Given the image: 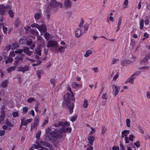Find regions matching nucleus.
I'll return each mask as SVG.
<instances>
[{
  "label": "nucleus",
  "mask_w": 150,
  "mask_h": 150,
  "mask_svg": "<svg viewBox=\"0 0 150 150\" xmlns=\"http://www.w3.org/2000/svg\"><path fill=\"white\" fill-rule=\"evenodd\" d=\"M28 111V108L26 107H24L23 108V112L24 113H26Z\"/></svg>",
  "instance_id": "nucleus-47"
},
{
  "label": "nucleus",
  "mask_w": 150,
  "mask_h": 150,
  "mask_svg": "<svg viewBox=\"0 0 150 150\" xmlns=\"http://www.w3.org/2000/svg\"><path fill=\"white\" fill-rule=\"evenodd\" d=\"M77 117V116L76 115L72 116L70 118V120L72 122L74 121Z\"/></svg>",
  "instance_id": "nucleus-46"
},
{
  "label": "nucleus",
  "mask_w": 150,
  "mask_h": 150,
  "mask_svg": "<svg viewBox=\"0 0 150 150\" xmlns=\"http://www.w3.org/2000/svg\"><path fill=\"white\" fill-rule=\"evenodd\" d=\"M18 45L17 43L15 42L12 44V45H9L7 46L6 47V50L8 51L10 49L12 50H14L18 47Z\"/></svg>",
  "instance_id": "nucleus-10"
},
{
  "label": "nucleus",
  "mask_w": 150,
  "mask_h": 150,
  "mask_svg": "<svg viewBox=\"0 0 150 150\" xmlns=\"http://www.w3.org/2000/svg\"><path fill=\"white\" fill-rule=\"evenodd\" d=\"M51 131V129L49 127H48L46 130V132L47 133H49Z\"/></svg>",
  "instance_id": "nucleus-63"
},
{
  "label": "nucleus",
  "mask_w": 150,
  "mask_h": 150,
  "mask_svg": "<svg viewBox=\"0 0 150 150\" xmlns=\"http://www.w3.org/2000/svg\"><path fill=\"white\" fill-rule=\"evenodd\" d=\"M48 3L47 6L48 9L56 10L58 8H61L62 4L60 3L57 1L56 0H47Z\"/></svg>",
  "instance_id": "nucleus-3"
},
{
  "label": "nucleus",
  "mask_w": 150,
  "mask_h": 150,
  "mask_svg": "<svg viewBox=\"0 0 150 150\" xmlns=\"http://www.w3.org/2000/svg\"><path fill=\"white\" fill-rule=\"evenodd\" d=\"M15 52L16 54H21L23 52V50L21 49H17L15 51Z\"/></svg>",
  "instance_id": "nucleus-53"
},
{
  "label": "nucleus",
  "mask_w": 150,
  "mask_h": 150,
  "mask_svg": "<svg viewBox=\"0 0 150 150\" xmlns=\"http://www.w3.org/2000/svg\"><path fill=\"white\" fill-rule=\"evenodd\" d=\"M149 67L148 66H145L139 68V69L140 70L143 71L148 70L149 69Z\"/></svg>",
  "instance_id": "nucleus-40"
},
{
  "label": "nucleus",
  "mask_w": 150,
  "mask_h": 150,
  "mask_svg": "<svg viewBox=\"0 0 150 150\" xmlns=\"http://www.w3.org/2000/svg\"><path fill=\"white\" fill-rule=\"evenodd\" d=\"M138 128L140 132L141 133H143L144 132L143 128L141 126H139Z\"/></svg>",
  "instance_id": "nucleus-59"
},
{
  "label": "nucleus",
  "mask_w": 150,
  "mask_h": 150,
  "mask_svg": "<svg viewBox=\"0 0 150 150\" xmlns=\"http://www.w3.org/2000/svg\"><path fill=\"white\" fill-rule=\"evenodd\" d=\"M81 29L77 28L75 31V35L77 37H79L82 34V32Z\"/></svg>",
  "instance_id": "nucleus-20"
},
{
  "label": "nucleus",
  "mask_w": 150,
  "mask_h": 150,
  "mask_svg": "<svg viewBox=\"0 0 150 150\" xmlns=\"http://www.w3.org/2000/svg\"><path fill=\"white\" fill-rule=\"evenodd\" d=\"M27 44L28 46H31L30 48L31 50H33L35 47V45L33 44L31 40H29L27 41Z\"/></svg>",
  "instance_id": "nucleus-22"
},
{
  "label": "nucleus",
  "mask_w": 150,
  "mask_h": 150,
  "mask_svg": "<svg viewBox=\"0 0 150 150\" xmlns=\"http://www.w3.org/2000/svg\"><path fill=\"white\" fill-rule=\"evenodd\" d=\"M67 90L69 91V93L67 92L64 96V99L65 101L66 102L68 107L70 113H71L73 112L74 108L73 102L75 100L72 92L71 90V88L69 85H67Z\"/></svg>",
  "instance_id": "nucleus-2"
},
{
  "label": "nucleus",
  "mask_w": 150,
  "mask_h": 150,
  "mask_svg": "<svg viewBox=\"0 0 150 150\" xmlns=\"http://www.w3.org/2000/svg\"><path fill=\"white\" fill-rule=\"evenodd\" d=\"M108 96L107 93L103 94L101 97V98L103 99H107L108 98Z\"/></svg>",
  "instance_id": "nucleus-44"
},
{
  "label": "nucleus",
  "mask_w": 150,
  "mask_h": 150,
  "mask_svg": "<svg viewBox=\"0 0 150 150\" xmlns=\"http://www.w3.org/2000/svg\"><path fill=\"white\" fill-rule=\"evenodd\" d=\"M56 127H58L59 126H62V127L59 130H55L50 133L52 137L56 138H60L62 137L63 133L70 132L71 130V129L70 127H66L65 126H68L69 123L66 122H62L59 121L57 123H56L54 125Z\"/></svg>",
  "instance_id": "nucleus-1"
},
{
  "label": "nucleus",
  "mask_w": 150,
  "mask_h": 150,
  "mask_svg": "<svg viewBox=\"0 0 150 150\" xmlns=\"http://www.w3.org/2000/svg\"><path fill=\"white\" fill-rule=\"evenodd\" d=\"M36 53L39 55H40L41 52V49L40 48V45H39L37 46V49L35 50Z\"/></svg>",
  "instance_id": "nucleus-31"
},
{
  "label": "nucleus",
  "mask_w": 150,
  "mask_h": 150,
  "mask_svg": "<svg viewBox=\"0 0 150 150\" xmlns=\"http://www.w3.org/2000/svg\"><path fill=\"white\" fill-rule=\"evenodd\" d=\"M6 124L10 127H13V125L11 123H10V122H9L7 120L6 122Z\"/></svg>",
  "instance_id": "nucleus-58"
},
{
  "label": "nucleus",
  "mask_w": 150,
  "mask_h": 150,
  "mask_svg": "<svg viewBox=\"0 0 150 150\" xmlns=\"http://www.w3.org/2000/svg\"><path fill=\"white\" fill-rule=\"evenodd\" d=\"M64 4L65 7L67 8H70L71 7V4L69 0H65Z\"/></svg>",
  "instance_id": "nucleus-14"
},
{
  "label": "nucleus",
  "mask_w": 150,
  "mask_h": 150,
  "mask_svg": "<svg viewBox=\"0 0 150 150\" xmlns=\"http://www.w3.org/2000/svg\"><path fill=\"white\" fill-rule=\"evenodd\" d=\"M8 83V80H6L3 81L1 83V86L3 88H6Z\"/></svg>",
  "instance_id": "nucleus-18"
},
{
  "label": "nucleus",
  "mask_w": 150,
  "mask_h": 150,
  "mask_svg": "<svg viewBox=\"0 0 150 150\" xmlns=\"http://www.w3.org/2000/svg\"><path fill=\"white\" fill-rule=\"evenodd\" d=\"M128 4V0H125V1L123 4V6L124 8H125L127 7V6Z\"/></svg>",
  "instance_id": "nucleus-35"
},
{
  "label": "nucleus",
  "mask_w": 150,
  "mask_h": 150,
  "mask_svg": "<svg viewBox=\"0 0 150 150\" xmlns=\"http://www.w3.org/2000/svg\"><path fill=\"white\" fill-rule=\"evenodd\" d=\"M135 78L132 75L130 78L128 79L125 82V83H134V80Z\"/></svg>",
  "instance_id": "nucleus-15"
},
{
  "label": "nucleus",
  "mask_w": 150,
  "mask_h": 150,
  "mask_svg": "<svg viewBox=\"0 0 150 150\" xmlns=\"http://www.w3.org/2000/svg\"><path fill=\"white\" fill-rule=\"evenodd\" d=\"M39 26V25L38 24L36 23H35L32 24H31L30 25V26L31 27H33V28H34V27L38 29Z\"/></svg>",
  "instance_id": "nucleus-45"
},
{
  "label": "nucleus",
  "mask_w": 150,
  "mask_h": 150,
  "mask_svg": "<svg viewBox=\"0 0 150 150\" xmlns=\"http://www.w3.org/2000/svg\"><path fill=\"white\" fill-rule=\"evenodd\" d=\"M35 100L34 98H28L27 100V101L30 103H31L34 101Z\"/></svg>",
  "instance_id": "nucleus-49"
},
{
  "label": "nucleus",
  "mask_w": 150,
  "mask_h": 150,
  "mask_svg": "<svg viewBox=\"0 0 150 150\" xmlns=\"http://www.w3.org/2000/svg\"><path fill=\"white\" fill-rule=\"evenodd\" d=\"M146 95L147 98L148 99H150V91H148L146 93Z\"/></svg>",
  "instance_id": "nucleus-54"
},
{
  "label": "nucleus",
  "mask_w": 150,
  "mask_h": 150,
  "mask_svg": "<svg viewBox=\"0 0 150 150\" xmlns=\"http://www.w3.org/2000/svg\"><path fill=\"white\" fill-rule=\"evenodd\" d=\"M23 59L22 57H16L15 58V64H18L20 61L22 60Z\"/></svg>",
  "instance_id": "nucleus-29"
},
{
  "label": "nucleus",
  "mask_w": 150,
  "mask_h": 150,
  "mask_svg": "<svg viewBox=\"0 0 150 150\" xmlns=\"http://www.w3.org/2000/svg\"><path fill=\"white\" fill-rule=\"evenodd\" d=\"M113 150H120L119 147L117 146H114L112 148Z\"/></svg>",
  "instance_id": "nucleus-64"
},
{
  "label": "nucleus",
  "mask_w": 150,
  "mask_h": 150,
  "mask_svg": "<svg viewBox=\"0 0 150 150\" xmlns=\"http://www.w3.org/2000/svg\"><path fill=\"white\" fill-rule=\"evenodd\" d=\"M8 14L10 17L13 18L14 16L13 13V11L11 10L9 11L8 12Z\"/></svg>",
  "instance_id": "nucleus-51"
},
{
  "label": "nucleus",
  "mask_w": 150,
  "mask_h": 150,
  "mask_svg": "<svg viewBox=\"0 0 150 150\" xmlns=\"http://www.w3.org/2000/svg\"><path fill=\"white\" fill-rule=\"evenodd\" d=\"M144 21L143 19H142L140 22V25L141 29H142L144 26Z\"/></svg>",
  "instance_id": "nucleus-37"
},
{
  "label": "nucleus",
  "mask_w": 150,
  "mask_h": 150,
  "mask_svg": "<svg viewBox=\"0 0 150 150\" xmlns=\"http://www.w3.org/2000/svg\"><path fill=\"white\" fill-rule=\"evenodd\" d=\"M91 130L89 133V134H94L95 132V129L93 128L92 127L90 128Z\"/></svg>",
  "instance_id": "nucleus-52"
},
{
  "label": "nucleus",
  "mask_w": 150,
  "mask_h": 150,
  "mask_svg": "<svg viewBox=\"0 0 150 150\" xmlns=\"http://www.w3.org/2000/svg\"><path fill=\"white\" fill-rule=\"evenodd\" d=\"M37 40L38 41L40 42H42L44 41L43 39L40 35L38 36L37 38Z\"/></svg>",
  "instance_id": "nucleus-41"
},
{
  "label": "nucleus",
  "mask_w": 150,
  "mask_h": 150,
  "mask_svg": "<svg viewBox=\"0 0 150 150\" xmlns=\"http://www.w3.org/2000/svg\"><path fill=\"white\" fill-rule=\"evenodd\" d=\"M67 47V45H66L64 46H60L59 47V50L60 52H64L65 49Z\"/></svg>",
  "instance_id": "nucleus-28"
},
{
  "label": "nucleus",
  "mask_w": 150,
  "mask_h": 150,
  "mask_svg": "<svg viewBox=\"0 0 150 150\" xmlns=\"http://www.w3.org/2000/svg\"><path fill=\"white\" fill-rule=\"evenodd\" d=\"M13 60V58L11 57H8L7 60H6L5 63L6 64L11 63Z\"/></svg>",
  "instance_id": "nucleus-32"
},
{
  "label": "nucleus",
  "mask_w": 150,
  "mask_h": 150,
  "mask_svg": "<svg viewBox=\"0 0 150 150\" xmlns=\"http://www.w3.org/2000/svg\"><path fill=\"white\" fill-rule=\"evenodd\" d=\"M4 117V111L2 110L0 116V123L1 124H2L3 123Z\"/></svg>",
  "instance_id": "nucleus-25"
},
{
  "label": "nucleus",
  "mask_w": 150,
  "mask_h": 150,
  "mask_svg": "<svg viewBox=\"0 0 150 150\" xmlns=\"http://www.w3.org/2000/svg\"><path fill=\"white\" fill-rule=\"evenodd\" d=\"M16 67V66L9 67L6 69V70L8 73L11 74L12 71L15 70Z\"/></svg>",
  "instance_id": "nucleus-21"
},
{
  "label": "nucleus",
  "mask_w": 150,
  "mask_h": 150,
  "mask_svg": "<svg viewBox=\"0 0 150 150\" xmlns=\"http://www.w3.org/2000/svg\"><path fill=\"white\" fill-rule=\"evenodd\" d=\"M12 115L14 117H18V114L17 112H13Z\"/></svg>",
  "instance_id": "nucleus-55"
},
{
  "label": "nucleus",
  "mask_w": 150,
  "mask_h": 150,
  "mask_svg": "<svg viewBox=\"0 0 150 150\" xmlns=\"http://www.w3.org/2000/svg\"><path fill=\"white\" fill-rule=\"evenodd\" d=\"M38 29L41 32V35L43 33H45L47 31V28L44 24L39 26Z\"/></svg>",
  "instance_id": "nucleus-12"
},
{
  "label": "nucleus",
  "mask_w": 150,
  "mask_h": 150,
  "mask_svg": "<svg viewBox=\"0 0 150 150\" xmlns=\"http://www.w3.org/2000/svg\"><path fill=\"white\" fill-rule=\"evenodd\" d=\"M39 123V117L38 116L35 117V118L34 123L38 124Z\"/></svg>",
  "instance_id": "nucleus-34"
},
{
  "label": "nucleus",
  "mask_w": 150,
  "mask_h": 150,
  "mask_svg": "<svg viewBox=\"0 0 150 150\" xmlns=\"http://www.w3.org/2000/svg\"><path fill=\"white\" fill-rule=\"evenodd\" d=\"M20 42L21 44H24L25 43V42L26 41L25 39H24V38H22L20 40Z\"/></svg>",
  "instance_id": "nucleus-50"
},
{
  "label": "nucleus",
  "mask_w": 150,
  "mask_h": 150,
  "mask_svg": "<svg viewBox=\"0 0 150 150\" xmlns=\"http://www.w3.org/2000/svg\"><path fill=\"white\" fill-rule=\"evenodd\" d=\"M32 119L30 118L25 120V117H23L21 119V124L20 126V127L23 125L25 126L28 124L30 123L32 121Z\"/></svg>",
  "instance_id": "nucleus-7"
},
{
  "label": "nucleus",
  "mask_w": 150,
  "mask_h": 150,
  "mask_svg": "<svg viewBox=\"0 0 150 150\" xmlns=\"http://www.w3.org/2000/svg\"><path fill=\"white\" fill-rule=\"evenodd\" d=\"M5 134V131L2 130H0V136H3Z\"/></svg>",
  "instance_id": "nucleus-62"
},
{
  "label": "nucleus",
  "mask_w": 150,
  "mask_h": 150,
  "mask_svg": "<svg viewBox=\"0 0 150 150\" xmlns=\"http://www.w3.org/2000/svg\"><path fill=\"white\" fill-rule=\"evenodd\" d=\"M150 58V55L146 56L145 57L143 58V59H142L140 62L141 64H143L146 62L149 58Z\"/></svg>",
  "instance_id": "nucleus-24"
},
{
  "label": "nucleus",
  "mask_w": 150,
  "mask_h": 150,
  "mask_svg": "<svg viewBox=\"0 0 150 150\" xmlns=\"http://www.w3.org/2000/svg\"><path fill=\"white\" fill-rule=\"evenodd\" d=\"M72 87L75 89H78L81 87L82 85L80 84H78L77 83L74 82L72 83Z\"/></svg>",
  "instance_id": "nucleus-17"
},
{
  "label": "nucleus",
  "mask_w": 150,
  "mask_h": 150,
  "mask_svg": "<svg viewBox=\"0 0 150 150\" xmlns=\"http://www.w3.org/2000/svg\"><path fill=\"white\" fill-rule=\"evenodd\" d=\"M37 60L36 61V63L33 64H32V65L33 66H36L40 64L42 61V60L41 59H38L37 57Z\"/></svg>",
  "instance_id": "nucleus-30"
},
{
  "label": "nucleus",
  "mask_w": 150,
  "mask_h": 150,
  "mask_svg": "<svg viewBox=\"0 0 150 150\" xmlns=\"http://www.w3.org/2000/svg\"><path fill=\"white\" fill-rule=\"evenodd\" d=\"M92 51L91 50H88L84 54V57H88L90 55L92 54Z\"/></svg>",
  "instance_id": "nucleus-27"
},
{
  "label": "nucleus",
  "mask_w": 150,
  "mask_h": 150,
  "mask_svg": "<svg viewBox=\"0 0 150 150\" xmlns=\"http://www.w3.org/2000/svg\"><path fill=\"white\" fill-rule=\"evenodd\" d=\"M19 23H20V22H19V21L18 19H17V20L15 23V25L16 27H18L19 25Z\"/></svg>",
  "instance_id": "nucleus-57"
},
{
  "label": "nucleus",
  "mask_w": 150,
  "mask_h": 150,
  "mask_svg": "<svg viewBox=\"0 0 150 150\" xmlns=\"http://www.w3.org/2000/svg\"><path fill=\"white\" fill-rule=\"evenodd\" d=\"M41 17V14L39 13H36L35 14L34 17L36 20L39 19Z\"/></svg>",
  "instance_id": "nucleus-33"
},
{
  "label": "nucleus",
  "mask_w": 150,
  "mask_h": 150,
  "mask_svg": "<svg viewBox=\"0 0 150 150\" xmlns=\"http://www.w3.org/2000/svg\"><path fill=\"white\" fill-rule=\"evenodd\" d=\"M41 132L40 130H38L36 135V137L37 139H38L37 142H38V143L39 144V142H41L40 143L42 144H44V142L42 141V140L40 139V136L41 135Z\"/></svg>",
  "instance_id": "nucleus-13"
},
{
  "label": "nucleus",
  "mask_w": 150,
  "mask_h": 150,
  "mask_svg": "<svg viewBox=\"0 0 150 150\" xmlns=\"http://www.w3.org/2000/svg\"><path fill=\"white\" fill-rule=\"evenodd\" d=\"M29 67L28 66L25 65L24 67H19L18 68V71L24 73L27 71L29 70Z\"/></svg>",
  "instance_id": "nucleus-11"
},
{
  "label": "nucleus",
  "mask_w": 150,
  "mask_h": 150,
  "mask_svg": "<svg viewBox=\"0 0 150 150\" xmlns=\"http://www.w3.org/2000/svg\"><path fill=\"white\" fill-rule=\"evenodd\" d=\"M106 129L104 126H103L102 127V133L103 134L106 131Z\"/></svg>",
  "instance_id": "nucleus-61"
},
{
  "label": "nucleus",
  "mask_w": 150,
  "mask_h": 150,
  "mask_svg": "<svg viewBox=\"0 0 150 150\" xmlns=\"http://www.w3.org/2000/svg\"><path fill=\"white\" fill-rule=\"evenodd\" d=\"M50 83H51L53 85V87L55 86L54 83L56 82V80L55 79H52L50 80Z\"/></svg>",
  "instance_id": "nucleus-38"
},
{
  "label": "nucleus",
  "mask_w": 150,
  "mask_h": 150,
  "mask_svg": "<svg viewBox=\"0 0 150 150\" xmlns=\"http://www.w3.org/2000/svg\"><path fill=\"white\" fill-rule=\"evenodd\" d=\"M44 36L45 39L47 41L49 39H52L53 38V36L50 35L47 33H45Z\"/></svg>",
  "instance_id": "nucleus-19"
},
{
  "label": "nucleus",
  "mask_w": 150,
  "mask_h": 150,
  "mask_svg": "<svg viewBox=\"0 0 150 150\" xmlns=\"http://www.w3.org/2000/svg\"><path fill=\"white\" fill-rule=\"evenodd\" d=\"M88 101L87 99H85L84 100L83 104L82 105V107L84 108H87L88 106Z\"/></svg>",
  "instance_id": "nucleus-23"
},
{
  "label": "nucleus",
  "mask_w": 150,
  "mask_h": 150,
  "mask_svg": "<svg viewBox=\"0 0 150 150\" xmlns=\"http://www.w3.org/2000/svg\"><path fill=\"white\" fill-rule=\"evenodd\" d=\"M58 45L57 41L54 40H51L49 41L47 45V47H54L57 48Z\"/></svg>",
  "instance_id": "nucleus-4"
},
{
  "label": "nucleus",
  "mask_w": 150,
  "mask_h": 150,
  "mask_svg": "<svg viewBox=\"0 0 150 150\" xmlns=\"http://www.w3.org/2000/svg\"><path fill=\"white\" fill-rule=\"evenodd\" d=\"M131 63V62L130 61L125 59L121 62V64L122 66H126L130 64Z\"/></svg>",
  "instance_id": "nucleus-16"
},
{
  "label": "nucleus",
  "mask_w": 150,
  "mask_h": 150,
  "mask_svg": "<svg viewBox=\"0 0 150 150\" xmlns=\"http://www.w3.org/2000/svg\"><path fill=\"white\" fill-rule=\"evenodd\" d=\"M38 124L34 123L33 124L31 125V129H36L37 127Z\"/></svg>",
  "instance_id": "nucleus-43"
},
{
  "label": "nucleus",
  "mask_w": 150,
  "mask_h": 150,
  "mask_svg": "<svg viewBox=\"0 0 150 150\" xmlns=\"http://www.w3.org/2000/svg\"><path fill=\"white\" fill-rule=\"evenodd\" d=\"M129 133V130H124L122 132V138L125 137V143H128L129 141L128 139L127 136Z\"/></svg>",
  "instance_id": "nucleus-6"
},
{
  "label": "nucleus",
  "mask_w": 150,
  "mask_h": 150,
  "mask_svg": "<svg viewBox=\"0 0 150 150\" xmlns=\"http://www.w3.org/2000/svg\"><path fill=\"white\" fill-rule=\"evenodd\" d=\"M10 7L7 6H5L3 5H0V14L1 15H4L6 11L8 9H10Z\"/></svg>",
  "instance_id": "nucleus-8"
},
{
  "label": "nucleus",
  "mask_w": 150,
  "mask_h": 150,
  "mask_svg": "<svg viewBox=\"0 0 150 150\" xmlns=\"http://www.w3.org/2000/svg\"><path fill=\"white\" fill-rule=\"evenodd\" d=\"M40 74H41V71H38L37 72V76L38 78L39 79H40Z\"/></svg>",
  "instance_id": "nucleus-60"
},
{
  "label": "nucleus",
  "mask_w": 150,
  "mask_h": 150,
  "mask_svg": "<svg viewBox=\"0 0 150 150\" xmlns=\"http://www.w3.org/2000/svg\"><path fill=\"white\" fill-rule=\"evenodd\" d=\"M39 142V144L38 143V142H37V144L35 145V144H34L32 147H33V148H35V149H40L39 150H49L47 148L44 147H40V146L41 145H44V144H41L40 143L41 142Z\"/></svg>",
  "instance_id": "nucleus-9"
},
{
  "label": "nucleus",
  "mask_w": 150,
  "mask_h": 150,
  "mask_svg": "<svg viewBox=\"0 0 150 150\" xmlns=\"http://www.w3.org/2000/svg\"><path fill=\"white\" fill-rule=\"evenodd\" d=\"M141 73V72L140 71H138L135 72L134 74H133L132 75L135 78L138 76Z\"/></svg>",
  "instance_id": "nucleus-36"
},
{
  "label": "nucleus",
  "mask_w": 150,
  "mask_h": 150,
  "mask_svg": "<svg viewBox=\"0 0 150 150\" xmlns=\"http://www.w3.org/2000/svg\"><path fill=\"white\" fill-rule=\"evenodd\" d=\"M134 138V135L132 134L129 135V138H128L129 141L130 140V141L132 142L133 140V139Z\"/></svg>",
  "instance_id": "nucleus-39"
},
{
  "label": "nucleus",
  "mask_w": 150,
  "mask_h": 150,
  "mask_svg": "<svg viewBox=\"0 0 150 150\" xmlns=\"http://www.w3.org/2000/svg\"><path fill=\"white\" fill-rule=\"evenodd\" d=\"M112 95L114 97H116L120 91V87L116 84H114L112 85Z\"/></svg>",
  "instance_id": "nucleus-5"
},
{
  "label": "nucleus",
  "mask_w": 150,
  "mask_h": 150,
  "mask_svg": "<svg viewBox=\"0 0 150 150\" xmlns=\"http://www.w3.org/2000/svg\"><path fill=\"white\" fill-rule=\"evenodd\" d=\"M140 142L137 141L136 142L134 143V144L135 146H136V147H139L140 146Z\"/></svg>",
  "instance_id": "nucleus-48"
},
{
  "label": "nucleus",
  "mask_w": 150,
  "mask_h": 150,
  "mask_svg": "<svg viewBox=\"0 0 150 150\" xmlns=\"http://www.w3.org/2000/svg\"><path fill=\"white\" fill-rule=\"evenodd\" d=\"M24 52L28 55H30L32 54V52L29 50V48L25 47L23 49Z\"/></svg>",
  "instance_id": "nucleus-26"
},
{
  "label": "nucleus",
  "mask_w": 150,
  "mask_h": 150,
  "mask_svg": "<svg viewBox=\"0 0 150 150\" xmlns=\"http://www.w3.org/2000/svg\"><path fill=\"white\" fill-rule=\"evenodd\" d=\"M83 21H81L79 24V27L80 29H82V28H83Z\"/></svg>",
  "instance_id": "nucleus-56"
},
{
  "label": "nucleus",
  "mask_w": 150,
  "mask_h": 150,
  "mask_svg": "<svg viewBox=\"0 0 150 150\" xmlns=\"http://www.w3.org/2000/svg\"><path fill=\"white\" fill-rule=\"evenodd\" d=\"M126 125L128 127H130V121L129 119H127L126 120Z\"/></svg>",
  "instance_id": "nucleus-42"
}]
</instances>
